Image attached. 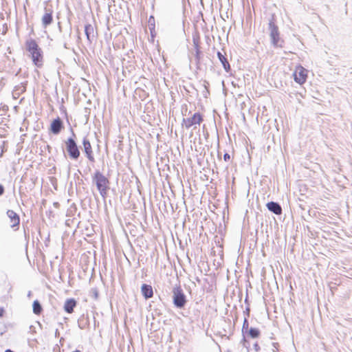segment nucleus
I'll return each mask as SVG.
<instances>
[{
	"instance_id": "5",
	"label": "nucleus",
	"mask_w": 352,
	"mask_h": 352,
	"mask_svg": "<svg viewBox=\"0 0 352 352\" xmlns=\"http://www.w3.org/2000/svg\"><path fill=\"white\" fill-rule=\"evenodd\" d=\"M268 30L270 32V36L271 38V41L272 45L274 47H282L283 45L281 43L283 41H280V34L278 26L274 22V18L272 17L271 20H270L268 23Z\"/></svg>"
},
{
	"instance_id": "3",
	"label": "nucleus",
	"mask_w": 352,
	"mask_h": 352,
	"mask_svg": "<svg viewBox=\"0 0 352 352\" xmlns=\"http://www.w3.org/2000/svg\"><path fill=\"white\" fill-rule=\"evenodd\" d=\"M72 136L68 138L65 142V149L71 160H77L80 155V152L79 147L78 146L77 143L74 139L76 134L74 133L73 129H72Z\"/></svg>"
},
{
	"instance_id": "32",
	"label": "nucleus",
	"mask_w": 352,
	"mask_h": 352,
	"mask_svg": "<svg viewBox=\"0 0 352 352\" xmlns=\"http://www.w3.org/2000/svg\"><path fill=\"white\" fill-rule=\"evenodd\" d=\"M71 34H72V28H70V29H69V35H71Z\"/></svg>"
},
{
	"instance_id": "34",
	"label": "nucleus",
	"mask_w": 352,
	"mask_h": 352,
	"mask_svg": "<svg viewBox=\"0 0 352 352\" xmlns=\"http://www.w3.org/2000/svg\"><path fill=\"white\" fill-rule=\"evenodd\" d=\"M31 296V292H28V296Z\"/></svg>"
},
{
	"instance_id": "19",
	"label": "nucleus",
	"mask_w": 352,
	"mask_h": 352,
	"mask_svg": "<svg viewBox=\"0 0 352 352\" xmlns=\"http://www.w3.org/2000/svg\"><path fill=\"white\" fill-rule=\"evenodd\" d=\"M246 333L252 338H257L261 335L259 329L254 327H250Z\"/></svg>"
},
{
	"instance_id": "6",
	"label": "nucleus",
	"mask_w": 352,
	"mask_h": 352,
	"mask_svg": "<svg viewBox=\"0 0 352 352\" xmlns=\"http://www.w3.org/2000/svg\"><path fill=\"white\" fill-rule=\"evenodd\" d=\"M202 121V116L200 113L197 112L195 113L191 118H184L182 120V126H184L187 129H188L193 125H199Z\"/></svg>"
},
{
	"instance_id": "21",
	"label": "nucleus",
	"mask_w": 352,
	"mask_h": 352,
	"mask_svg": "<svg viewBox=\"0 0 352 352\" xmlns=\"http://www.w3.org/2000/svg\"><path fill=\"white\" fill-rule=\"evenodd\" d=\"M249 329H250V328H249L248 320L247 318H245L243 323V327H242L243 334L244 335L245 333H246Z\"/></svg>"
},
{
	"instance_id": "15",
	"label": "nucleus",
	"mask_w": 352,
	"mask_h": 352,
	"mask_svg": "<svg viewBox=\"0 0 352 352\" xmlns=\"http://www.w3.org/2000/svg\"><path fill=\"white\" fill-rule=\"evenodd\" d=\"M77 302L74 298H68L65 300L64 304V310L68 314H72L74 311V307H76Z\"/></svg>"
},
{
	"instance_id": "2",
	"label": "nucleus",
	"mask_w": 352,
	"mask_h": 352,
	"mask_svg": "<svg viewBox=\"0 0 352 352\" xmlns=\"http://www.w3.org/2000/svg\"><path fill=\"white\" fill-rule=\"evenodd\" d=\"M93 182L96 184L100 195L105 198L109 190V180L100 170H97L93 177Z\"/></svg>"
},
{
	"instance_id": "22",
	"label": "nucleus",
	"mask_w": 352,
	"mask_h": 352,
	"mask_svg": "<svg viewBox=\"0 0 352 352\" xmlns=\"http://www.w3.org/2000/svg\"><path fill=\"white\" fill-rule=\"evenodd\" d=\"M91 296L94 299H98V292L96 288H92L90 291Z\"/></svg>"
},
{
	"instance_id": "16",
	"label": "nucleus",
	"mask_w": 352,
	"mask_h": 352,
	"mask_svg": "<svg viewBox=\"0 0 352 352\" xmlns=\"http://www.w3.org/2000/svg\"><path fill=\"white\" fill-rule=\"evenodd\" d=\"M217 57L221 63L223 65V69L226 70V72H230V63L228 61L227 58L221 52H217Z\"/></svg>"
},
{
	"instance_id": "33",
	"label": "nucleus",
	"mask_w": 352,
	"mask_h": 352,
	"mask_svg": "<svg viewBox=\"0 0 352 352\" xmlns=\"http://www.w3.org/2000/svg\"><path fill=\"white\" fill-rule=\"evenodd\" d=\"M247 311H248V314H247L248 316H249V309L248 308L247 309Z\"/></svg>"
},
{
	"instance_id": "13",
	"label": "nucleus",
	"mask_w": 352,
	"mask_h": 352,
	"mask_svg": "<svg viewBox=\"0 0 352 352\" xmlns=\"http://www.w3.org/2000/svg\"><path fill=\"white\" fill-rule=\"evenodd\" d=\"M267 209L275 214L279 215L282 214V208L278 202L270 201L266 205Z\"/></svg>"
},
{
	"instance_id": "23",
	"label": "nucleus",
	"mask_w": 352,
	"mask_h": 352,
	"mask_svg": "<svg viewBox=\"0 0 352 352\" xmlns=\"http://www.w3.org/2000/svg\"><path fill=\"white\" fill-rule=\"evenodd\" d=\"M241 343L243 344V346L245 347L248 350L250 347L249 342L246 340L245 337L243 336V338L241 340Z\"/></svg>"
},
{
	"instance_id": "7",
	"label": "nucleus",
	"mask_w": 352,
	"mask_h": 352,
	"mask_svg": "<svg viewBox=\"0 0 352 352\" xmlns=\"http://www.w3.org/2000/svg\"><path fill=\"white\" fill-rule=\"evenodd\" d=\"M82 150H83L84 153H85V155L87 157V159L91 162H92V163L94 162L95 158H94L92 147H91L90 141L87 136L83 138L82 141Z\"/></svg>"
},
{
	"instance_id": "26",
	"label": "nucleus",
	"mask_w": 352,
	"mask_h": 352,
	"mask_svg": "<svg viewBox=\"0 0 352 352\" xmlns=\"http://www.w3.org/2000/svg\"><path fill=\"white\" fill-rule=\"evenodd\" d=\"M4 193V187L3 185L0 184V196Z\"/></svg>"
},
{
	"instance_id": "12",
	"label": "nucleus",
	"mask_w": 352,
	"mask_h": 352,
	"mask_svg": "<svg viewBox=\"0 0 352 352\" xmlns=\"http://www.w3.org/2000/svg\"><path fill=\"white\" fill-rule=\"evenodd\" d=\"M85 33L87 41L91 43L96 38L94 28L91 24H86L85 25Z\"/></svg>"
},
{
	"instance_id": "1",
	"label": "nucleus",
	"mask_w": 352,
	"mask_h": 352,
	"mask_svg": "<svg viewBox=\"0 0 352 352\" xmlns=\"http://www.w3.org/2000/svg\"><path fill=\"white\" fill-rule=\"evenodd\" d=\"M26 50L30 53V56L34 65L41 67L43 65V53L41 48L34 39L27 40L25 42Z\"/></svg>"
},
{
	"instance_id": "17",
	"label": "nucleus",
	"mask_w": 352,
	"mask_h": 352,
	"mask_svg": "<svg viewBox=\"0 0 352 352\" xmlns=\"http://www.w3.org/2000/svg\"><path fill=\"white\" fill-rule=\"evenodd\" d=\"M194 47L195 49V63L198 65L200 62L201 52L199 50V42L195 38H193Z\"/></svg>"
},
{
	"instance_id": "29",
	"label": "nucleus",
	"mask_w": 352,
	"mask_h": 352,
	"mask_svg": "<svg viewBox=\"0 0 352 352\" xmlns=\"http://www.w3.org/2000/svg\"><path fill=\"white\" fill-rule=\"evenodd\" d=\"M63 341H64L63 338H61L60 339V343L61 344H63Z\"/></svg>"
},
{
	"instance_id": "9",
	"label": "nucleus",
	"mask_w": 352,
	"mask_h": 352,
	"mask_svg": "<svg viewBox=\"0 0 352 352\" xmlns=\"http://www.w3.org/2000/svg\"><path fill=\"white\" fill-rule=\"evenodd\" d=\"M45 14L42 17V25L44 28L50 25L53 21V10L52 8L46 6L45 8Z\"/></svg>"
},
{
	"instance_id": "24",
	"label": "nucleus",
	"mask_w": 352,
	"mask_h": 352,
	"mask_svg": "<svg viewBox=\"0 0 352 352\" xmlns=\"http://www.w3.org/2000/svg\"><path fill=\"white\" fill-rule=\"evenodd\" d=\"M253 347L256 352H258L261 350V348L257 342L254 344Z\"/></svg>"
},
{
	"instance_id": "27",
	"label": "nucleus",
	"mask_w": 352,
	"mask_h": 352,
	"mask_svg": "<svg viewBox=\"0 0 352 352\" xmlns=\"http://www.w3.org/2000/svg\"><path fill=\"white\" fill-rule=\"evenodd\" d=\"M54 336H55L56 338L59 337L60 333H59V331H58V329H56L55 333H54Z\"/></svg>"
},
{
	"instance_id": "30",
	"label": "nucleus",
	"mask_w": 352,
	"mask_h": 352,
	"mask_svg": "<svg viewBox=\"0 0 352 352\" xmlns=\"http://www.w3.org/2000/svg\"><path fill=\"white\" fill-rule=\"evenodd\" d=\"M152 19L154 21V18H153V16H151V17H150V19H149V23H151V21Z\"/></svg>"
},
{
	"instance_id": "25",
	"label": "nucleus",
	"mask_w": 352,
	"mask_h": 352,
	"mask_svg": "<svg viewBox=\"0 0 352 352\" xmlns=\"http://www.w3.org/2000/svg\"><path fill=\"white\" fill-rule=\"evenodd\" d=\"M223 160L226 162H228L230 160V155L228 153H226L223 155Z\"/></svg>"
},
{
	"instance_id": "20",
	"label": "nucleus",
	"mask_w": 352,
	"mask_h": 352,
	"mask_svg": "<svg viewBox=\"0 0 352 352\" xmlns=\"http://www.w3.org/2000/svg\"><path fill=\"white\" fill-rule=\"evenodd\" d=\"M33 312L36 315L41 314L43 311L42 306L38 300H35L32 305Z\"/></svg>"
},
{
	"instance_id": "31",
	"label": "nucleus",
	"mask_w": 352,
	"mask_h": 352,
	"mask_svg": "<svg viewBox=\"0 0 352 352\" xmlns=\"http://www.w3.org/2000/svg\"><path fill=\"white\" fill-rule=\"evenodd\" d=\"M64 47H65V49H68V47H67V43H65V44H64Z\"/></svg>"
},
{
	"instance_id": "11",
	"label": "nucleus",
	"mask_w": 352,
	"mask_h": 352,
	"mask_svg": "<svg viewBox=\"0 0 352 352\" xmlns=\"http://www.w3.org/2000/svg\"><path fill=\"white\" fill-rule=\"evenodd\" d=\"M294 78L298 84H303L307 79V71L304 68L300 67L294 72Z\"/></svg>"
},
{
	"instance_id": "18",
	"label": "nucleus",
	"mask_w": 352,
	"mask_h": 352,
	"mask_svg": "<svg viewBox=\"0 0 352 352\" xmlns=\"http://www.w3.org/2000/svg\"><path fill=\"white\" fill-rule=\"evenodd\" d=\"M78 325L80 329H86L89 325L88 317L82 315L78 320Z\"/></svg>"
},
{
	"instance_id": "8",
	"label": "nucleus",
	"mask_w": 352,
	"mask_h": 352,
	"mask_svg": "<svg viewBox=\"0 0 352 352\" xmlns=\"http://www.w3.org/2000/svg\"><path fill=\"white\" fill-rule=\"evenodd\" d=\"M63 120L59 118H56L52 120L50 124V131L54 135H58L63 129Z\"/></svg>"
},
{
	"instance_id": "4",
	"label": "nucleus",
	"mask_w": 352,
	"mask_h": 352,
	"mask_svg": "<svg viewBox=\"0 0 352 352\" xmlns=\"http://www.w3.org/2000/svg\"><path fill=\"white\" fill-rule=\"evenodd\" d=\"M173 302L174 306L179 309L184 308L187 303L186 296L180 286L173 289Z\"/></svg>"
},
{
	"instance_id": "28",
	"label": "nucleus",
	"mask_w": 352,
	"mask_h": 352,
	"mask_svg": "<svg viewBox=\"0 0 352 352\" xmlns=\"http://www.w3.org/2000/svg\"><path fill=\"white\" fill-rule=\"evenodd\" d=\"M4 314V309L2 307H0V317H2Z\"/></svg>"
},
{
	"instance_id": "14",
	"label": "nucleus",
	"mask_w": 352,
	"mask_h": 352,
	"mask_svg": "<svg viewBox=\"0 0 352 352\" xmlns=\"http://www.w3.org/2000/svg\"><path fill=\"white\" fill-rule=\"evenodd\" d=\"M141 292L145 299H149L153 296V290L151 285L148 284H142L141 287Z\"/></svg>"
},
{
	"instance_id": "10",
	"label": "nucleus",
	"mask_w": 352,
	"mask_h": 352,
	"mask_svg": "<svg viewBox=\"0 0 352 352\" xmlns=\"http://www.w3.org/2000/svg\"><path fill=\"white\" fill-rule=\"evenodd\" d=\"M7 216L10 219V226L12 228L17 227L19 228V226L20 223V217L18 214H16L12 210H8L6 212Z\"/></svg>"
}]
</instances>
